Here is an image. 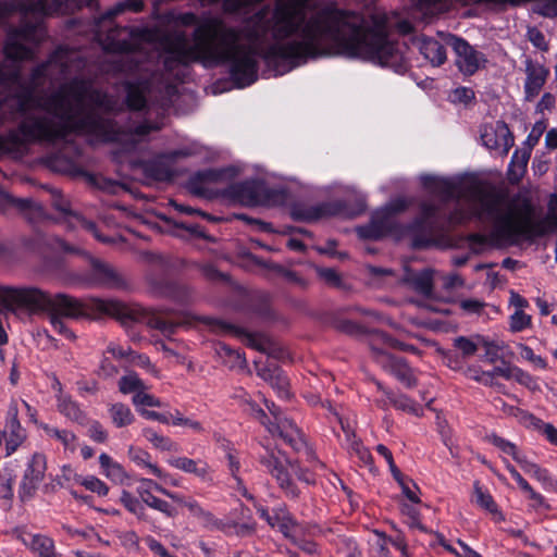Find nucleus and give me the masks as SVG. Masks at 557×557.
Here are the masks:
<instances>
[{
    "instance_id": "nucleus-1",
    "label": "nucleus",
    "mask_w": 557,
    "mask_h": 557,
    "mask_svg": "<svg viewBox=\"0 0 557 557\" xmlns=\"http://www.w3.org/2000/svg\"><path fill=\"white\" fill-rule=\"evenodd\" d=\"M119 4L106 14L95 18V35L103 49L121 53L117 60L121 71L137 73L139 78L125 83L126 104L131 110L146 108L147 94L151 82L148 59L157 55L163 69L174 71L180 65L202 62L207 66L226 65L231 79L239 87L257 81L258 57L268 45L264 58L274 72L278 66V0H224L225 12L252 16L240 27L226 25L221 18L209 16L199 20L194 13L181 14L182 25L195 26L193 44L184 33L166 39V51L149 55L154 47V33L148 28L137 29L114 25L113 17L125 10Z\"/></svg>"
},
{
    "instance_id": "nucleus-2",
    "label": "nucleus",
    "mask_w": 557,
    "mask_h": 557,
    "mask_svg": "<svg viewBox=\"0 0 557 557\" xmlns=\"http://www.w3.org/2000/svg\"><path fill=\"white\" fill-rule=\"evenodd\" d=\"M21 27H10L0 52V154L21 156L32 143H54L74 131L92 133V87L74 79L37 99L46 79L57 83L83 66L78 53L58 48L33 70L29 82L20 62L34 57V46L46 36L44 16L71 8L92 9V0H26L21 2Z\"/></svg>"
},
{
    "instance_id": "nucleus-3",
    "label": "nucleus",
    "mask_w": 557,
    "mask_h": 557,
    "mask_svg": "<svg viewBox=\"0 0 557 557\" xmlns=\"http://www.w3.org/2000/svg\"><path fill=\"white\" fill-rule=\"evenodd\" d=\"M308 0H281V75L308 59L359 58L404 72L398 42L387 36L385 13L371 15V25L351 11L325 4L307 14Z\"/></svg>"
},
{
    "instance_id": "nucleus-4",
    "label": "nucleus",
    "mask_w": 557,
    "mask_h": 557,
    "mask_svg": "<svg viewBox=\"0 0 557 557\" xmlns=\"http://www.w3.org/2000/svg\"><path fill=\"white\" fill-rule=\"evenodd\" d=\"M0 311L16 313L21 308L30 311H48L50 323L54 331L72 337L62 317L81 318L87 314V310L116 319L122 325L144 323L147 326L160 331L164 336L173 335L182 325L180 321L164 318L161 312L149 310L140 305H126L115 299L90 298L83 304L76 298L65 294H57L53 297L35 287L15 288L0 285Z\"/></svg>"
},
{
    "instance_id": "nucleus-5",
    "label": "nucleus",
    "mask_w": 557,
    "mask_h": 557,
    "mask_svg": "<svg viewBox=\"0 0 557 557\" xmlns=\"http://www.w3.org/2000/svg\"><path fill=\"white\" fill-rule=\"evenodd\" d=\"M471 194L479 201L475 214L493 221L488 237L496 246L518 245L557 230V195H550L546 218L537 222L531 202L505 188L475 186Z\"/></svg>"
},
{
    "instance_id": "nucleus-6",
    "label": "nucleus",
    "mask_w": 557,
    "mask_h": 557,
    "mask_svg": "<svg viewBox=\"0 0 557 557\" xmlns=\"http://www.w3.org/2000/svg\"><path fill=\"white\" fill-rule=\"evenodd\" d=\"M423 185L437 195L441 205L425 202L421 206L420 216L412 223L413 246L425 248L432 245L437 237L443 236L451 227L466 224L475 219L491 225L493 221L475 214L479 201L472 196L471 190L475 186L482 188L496 187L492 184L471 183L463 189L446 178L424 176Z\"/></svg>"
},
{
    "instance_id": "nucleus-7",
    "label": "nucleus",
    "mask_w": 557,
    "mask_h": 557,
    "mask_svg": "<svg viewBox=\"0 0 557 557\" xmlns=\"http://www.w3.org/2000/svg\"><path fill=\"white\" fill-rule=\"evenodd\" d=\"M364 210L366 199L359 197L354 209H349L343 200L325 201L313 206L296 203L290 208V216L295 221L315 222L332 216L354 218Z\"/></svg>"
},
{
    "instance_id": "nucleus-8",
    "label": "nucleus",
    "mask_w": 557,
    "mask_h": 557,
    "mask_svg": "<svg viewBox=\"0 0 557 557\" xmlns=\"http://www.w3.org/2000/svg\"><path fill=\"white\" fill-rule=\"evenodd\" d=\"M223 196L233 202L246 207L264 205L270 199V191L262 180H246L230 184Z\"/></svg>"
},
{
    "instance_id": "nucleus-9",
    "label": "nucleus",
    "mask_w": 557,
    "mask_h": 557,
    "mask_svg": "<svg viewBox=\"0 0 557 557\" xmlns=\"http://www.w3.org/2000/svg\"><path fill=\"white\" fill-rule=\"evenodd\" d=\"M445 44L454 50L456 54L455 63L463 75H473L487 62L485 55L475 50L474 47L463 38L455 35H446Z\"/></svg>"
},
{
    "instance_id": "nucleus-10",
    "label": "nucleus",
    "mask_w": 557,
    "mask_h": 557,
    "mask_svg": "<svg viewBox=\"0 0 557 557\" xmlns=\"http://www.w3.org/2000/svg\"><path fill=\"white\" fill-rule=\"evenodd\" d=\"M88 281L97 286L126 290L131 287L129 277L114 265L99 259H90Z\"/></svg>"
},
{
    "instance_id": "nucleus-11",
    "label": "nucleus",
    "mask_w": 557,
    "mask_h": 557,
    "mask_svg": "<svg viewBox=\"0 0 557 557\" xmlns=\"http://www.w3.org/2000/svg\"><path fill=\"white\" fill-rule=\"evenodd\" d=\"M81 150L74 144H65L61 149L46 157V165L53 172L73 177L85 176L87 173L79 162Z\"/></svg>"
},
{
    "instance_id": "nucleus-12",
    "label": "nucleus",
    "mask_w": 557,
    "mask_h": 557,
    "mask_svg": "<svg viewBox=\"0 0 557 557\" xmlns=\"http://www.w3.org/2000/svg\"><path fill=\"white\" fill-rule=\"evenodd\" d=\"M403 206H388L377 210L367 225L359 226L357 233L364 239H379L393 231L395 223L393 215L403 210Z\"/></svg>"
},
{
    "instance_id": "nucleus-13",
    "label": "nucleus",
    "mask_w": 557,
    "mask_h": 557,
    "mask_svg": "<svg viewBox=\"0 0 557 557\" xmlns=\"http://www.w3.org/2000/svg\"><path fill=\"white\" fill-rule=\"evenodd\" d=\"M481 139L487 149L498 150L502 156H507L515 143L513 135L504 121L484 124L481 128Z\"/></svg>"
},
{
    "instance_id": "nucleus-14",
    "label": "nucleus",
    "mask_w": 557,
    "mask_h": 557,
    "mask_svg": "<svg viewBox=\"0 0 557 557\" xmlns=\"http://www.w3.org/2000/svg\"><path fill=\"white\" fill-rule=\"evenodd\" d=\"M46 471V457L41 454H34L25 470L20 486L22 502L33 497L39 483L44 480Z\"/></svg>"
},
{
    "instance_id": "nucleus-15",
    "label": "nucleus",
    "mask_w": 557,
    "mask_h": 557,
    "mask_svg": "<svg viewBox=\"0 0 557 557\" xmlns=\"http://www.w3.org/2000/svg\"><path fill=\"white\" fill-rule=\"evenodd\" d=\"M295 475L300 481L306 483H311V474L301 469L298 466V459H293L288 456H285L281 451V488L285 490V493L290 498H296L299 495L298 488L290 482V476Z\"/></svg>"
},
{
    "instance_id": "nucleus-16",
    "label": "nucleus",
    "mask_w": 557,
    "mask_h": 557,
    "mask_svg": "<svg viewBox=\"0 0 557 557\" xmlns=\"http://www.w3.org/2000/svg\"><path fill=\"white\" fill-rule=\"evenodd\" d=\"M376 361L389 373L395 375L407 387H413L417 380L412 374L411 368L403 358L395 357L382 349L373 348Z\"/></svg>"
},
{
    "instance_id": "nucleus-17",
    "label": "nucleus",
    "mask_w": 557,
    "mask_h": 557,
    "mask_svg": "<svg viewBox=\"0 0 557 557\" xmlns=\"http://www.w3.org/2000/svg\"><path fill=\"white\" fill-rule=\"evenodd\" d=\"M236 174L237 172L234 168L199 171L189 178L187 188L193 195L199 197H208L209 190L206 187L207 183L221 182L224 177H233Z\"/></svg>"
},
{
    "instance_id": "nucleus-18",
    "label": "nucleus",
    "mask_w": 557,
    "mask_h": 557,
    "mask_svg": "<svg viewBox=\"0 0 557 557\" xmlns=\"http://www.w3.org/2000/svg\"><path fill=\"white\" fill-rule=\"evenodd\" d=\"M207 325H210L214 331L220 332L222 334H230L239 338L242 342L246 343L248 346L263 349L258 343L255 335L248 332L246 329L240 327L238 325L232 324L225 320L211 318V317H202L199 319Z\"/></svg>"
},
{
    "instance_id": "nucleus-19",
    "label": "nucleus",
    "mask_w": 557,
    "mask_h": 557,
    "mask_svg": "<svg viewBox=\"0 0 557 557\" xmlns=\"http://www.w3.org/2000/svg\"><path fill=\"white\" fill-rule=\"evenodd\" d=\"M525 73L527 79L524 84V92L525 99L532 100L535 98L542 87L544 86L546 78L548 76V70L540 64L539 62H533L531 59L525 60Z\"/></svg>"
},
{
    "instance_id": "nucleus-20",
    "label": "nucleus",
    "mask_w": 557,
    "mask_h": 557,
    "mask_svg": "<svg viewBox=\"0 0 557 557\" xmlns=\"http://www.w3.org/2000/svg\"><path fill=\"white\" fill-rule=\"evenodd\" d=\"M281 440L295 453H305L307 456L312 454L307 446L305 434L293 419L281 417Z\"/></svg>"
},
{
    "instance_id": "nucleus-21",
    "label": "nucleus",
    "mask_w": 557,
    "mask_h": 557,
    "mask_svg": "<svg viewBox=\"0 0 557 557\" xmlns=\"http://www.w3.org/2000/svg\"><path fill=\"white\" fill-rule=\"evenodd\" d=\"M1 198L5 206L15 208L29 222H36L45 216L44 208L30 198H15L9 194H2Z\"/></svg>"
},
{
    "instance_id": "nucleus-22",
    "label": "nucleus",
    "mask_w": 557,
    "mask_h": 557,
    "mask_svg": "<svg viewBox=\"0 0 557 557\" xmlns=\"http://www.w3.org/2000/svg\"><path fill=\"white\" fill-rule=\"evenodd\" d=\"M157 293L160 296L170 298L180 305H189L195 300L194 290L189 286L176 282L165 281L161 283Z\"/></svg>"
},
{
    "instance_id": "nucleus-23",
    "label": "nucleus",
    "mask_w": 557,
    "mask_h": 557,
    "mask_svg": "<svg viewBox=\"0 0 557 557\" xmlns=\"http://www.w3.org/2000/svg\"><path fill=\"white\" fill-rule=\"evenodd\" d=\"M404 282L423 297H433V272L431 270L426 269L421 272L407 271Z\"/></svg>"
},
{
    "instance_id": "nucleus-24",
    "label": "nucleus",
    "mask_w": 557,
    "mask_h": 557,
    "mask_svg": "<svg viewBox=\"0 0 557 557\" xmlns=\"http://www.w3.org/2000/svg\"><path fill=\"white\" fill-rule=\"evenodd\" d=\"M445 46H447L445 42L442 44L434 38L423 37L419 41L421 54L434 66H440L446 61Z\"/></svg>"
},
{
    "instance_id": "nucleus-25",
    "label": "nucleus",
    "mask_w": 557,
    "mask_h": 557,
    "mask_svg": "<svg viewBox=\"0 0 557 557\" xmlns=\"http://www.w3.org/2000/svg\"><path fill=\"white\" fill-rule=\"evenodd\" d=\"M531 151L530 148L522 147L513 152L508 168V178L510 182L518 183L522 178L527 172Z\"/></svg>"
},
{
    "instance_id": "nucleus-26",
    "label": "nucleus",
    "mask_w": 557,
    "mask_h": 557,
    "mask_svg": "<svg viewBox=\"0 0 557 557\" xmlns=\"http://www.w3.org/2000/svg\"><path fill=\"white\" fill-rule=\"evenodd\" d=\"M144 174L156 182H169L174 177V171L164 159H157L144 163Z\"/></svg>"
},
{
    "instance_id": "nucleus-27",
    "label": "nucleus",
    "mask_w": 557,
    "mask_h": 557,
    "mask_svg": "<svg viewBox=\"0 0 557 557\" xmlns=\"http://www.w3.org/2000/svg\"><path fill=\"white\" fill-rule=\"evenodd\" d=\"M169 463L187 473H193L199 478H206L209 473V467L202 461H196L187 457H173L169 459Z\"/></svg>"
},
{
    "instance_id": "nucleus-28",
    "label": "nucleus",
    "mask_w": 557,
    "mask_h": 557,
    "mask_svg": "<svg viewBox=\"0 0 557 557\" xmlns=\"http://www.w3.org/2000/svg\"><path fill=\"white\" fill-rule=\"evenodd\" d=\"M256 368L258 375L269 382L273 389H278V373L276 358L268 356L265 361H256Z\"/></svg>"
},
{
    "instance_id": "nucleus-29",
    "label": "nucleus",
    "mask_w": 557,
    "mask_h": 557,
    "mask_svg": "<svg viewBox=\"0 0 557 557\" xmlns=\"http://www.w3.org/2000/svg\"><path fill=\"white\" fill-rule=\"evenodd\" d=\"M29 549L38 557H61L55 552L54 542L51 537L44 534H34L30 536Z\"/></svg>"
},
{
    "instance_id": "nucleus-30",
    "label": "nucleus",
    "mask_w": 557,
    "mask_h": 557,
    "mask_svg": "<svg viewBox=\"0 0 557 557\" xmlns=\"http://www.w3.org/2000/svg\"><path fill=\"white\" fill-rule=\"evenodd\" d=\"M58 400V409L59 411L69 418L70 420L77 422V423H84L85 421V414L81 410L77 403H75L71 396L69 395H57Z\"/></svg>"
},
{
    "instance_id": "nucleus-31",
    "label": "nucleus",
    "mask_w": 557,
    "mask_h": 557,
    "mask_svg": "<svg viewBox=\"0 0 557 557\" xmlns=\"http://www.w3.org/2000/svg\"><path fill=\"white\" fill-rule=\"evenodd\" d=\"M376 386L384 393L389 404L396 409L418 414L419 405L411 400L409 397L403 394H395L392 391L385 389L380 382H376Z\"/></svg>"
},
{
    "instance_id": "nucleus-32",
    "label": "nucleus",
    "mask_w": 557,
    "mask_h": 557,
    "mask_svg": "<svg viewBox=\"0 0 557 557\" xmlns=\"http://www.w3.org/2000/svg\"><path fill=\"white\" fill-rule=\"evenodd\" d=\"M265 406L273 417V420L268 417L267 412L262 408H256L255 406H252V414L262 425L265 426L269 433L274 435L278 430V425L276 424L278 417L277 408L273 401L269 403L268 400H265Z\"/></svg>"
},
{
    "instance_id": "nucleus-33",
    "label": "nucleus",
    "mask_w": 557,
    "mask_h": 557,
    "mask_svg": "<svg viewBox=\"0 0 557 557\" xmlns=\"http://www.w3.org/2000/svg\"><path fill=\"white\" fill-rule=\"evenodd\" d=\"M137 491H138L141 502H144L150 508L159 510L171 518H173L177 515V511L174 507H172L168 502L156 497L148 490L143 488L140 486V487H138Z\"/></svg>"
},
{
    "instance_id": "nucleus-34",
    "label": "nucleus",
    "mask_w": 557,
    "mask_h": 557,
    "mask_svg": "<svg viewBox=\"0 0 557 557\" xmlns=\"http://www.w3.org/2000/svg\"><path fill=\"white\" fill-rule=\"evenodd\" d=\"M160 126L157 123L144 122L141 124L136 125L131 129L128 136V141L126 144V150L132 151L135 150L137 145L144 140V138L150 134L151 132L159 131Z\"/></svg>"
},
{
    "instance_id": "nucleus-35",
    "label": "nucleus",
    "mask_w": 557,
    "mask_h": 557,
    "mask_svg": "<svg viewBox=\"0 0 557 557\" xmlns=\"http://www.w3.org/2000/svg\"><path fill=\"white\" fill-rule=\"evenodd\" d=\"M109 414L112 420V423L116 428L127 426L132 424L135 420V417L132 413L131 408L122 403L111 405V407L109 408Z\"/></svg>"
},
{
    "instance_id": "nucleus-36",
    "label": "nucleus",
    "mask_w": 557,
    "mask_h": 557,
    "mask_svg": "<svg viewBox=\"0 0 557 557\" xmlns=\"http://www.w3.org/2000/svg\"><path fill=\"white\" fill-rule=\"evenodd\" d=\"M143 435L157 449L164 450V451H178V449H180L177 443H175L168 436L158 434L151 428L144 429Z\"/></svg>"
},
{
    "instance_id": "nucleus-37",
    "label": "nucleus",
    "mask_w": 557,
    "mask_h": 557,
    "mask_svg": "<svg viewBox=\"0 0 557 557\" xmlns=\"http://www.w3.org/2000/svg\"><path fill=\"white\" fill-rule=\"evenodd\" d=\"M281 533L289 539L295 545H299L302 536V528L290 517L289 513H283L281 510Z\"/></svg>"
},
{
    "instance_id": "nucleus-38",
    "label": "nucleus",
    "mask_w": 557,
    "mask_h": 557,
    "mask_svg": "<svg viewBox=\"0 0 557 557\" xmlns=\"http://www.w3.org/2000/svg\"><path fill=\"white\" fill-rule=\"evenodd\" d=\"M251 311L262 320L273 319V310L270 304V297L265 293L256 294L250 302Z\"/></svg>"
},
{
    "instance_id": "nucleus-39",
    "label": "nucleus",
    "mask_w": 557,
    "mask_h": 557,
    "mask_svg": "<svg viewBox=\"0 0 557 557\" xmlns=\"http://www.w3.org/2000/svg\"><path fill=\"white\" fill-rule=\"evenodd\" d=\"M99 462L104 474L110 480L122 483L126 478L123 467L117 462L113 461L109 455L101 454L99 456Z\"/></svg>"
},
{
    "instance_id": "nucleus-40",
    "label": "nucleus",
    "mask_w": 557,
    "mask_h": 557,
    "mask_svg": "<svg viewBox=\"0 0 557 557\" xmlns=\"http://www.w3.org/2000/svg\"><path fill=\"white\" fill-rule=\"evenodd\" d=\"M42 429L49 437L62 443L65 449H70L71 451L76 449V435L73 432L67 430H60L48 424H42Z\"/></svg>"
},
{
    "instance_id": "nucleus-41",
    "label": "nucleus",
    "mask_w": 557,
    "mask_h": 557,
    "mask_svg": "<svg viewBox=\"0 0 557 557\" xmlns=\"http://www.w3.org/2000/svg\"><path fill=\"white\" fill-rule=\"evenodd\" d=\"M9 416L10 419L7 428L11 432V438L7 442L8 454L14 451L23 438V435L21 434V424L17 420V410L15 408L10 409Z\"/></svg>"
},
{
    "instance_id": "nucleus-42",
    "label": "nucleus",
    "mask_w": 557,
    "mask_h": 557,
    "mask_svg": "<svg viewBox=\"0 0 557 557\" xmlns=\"http://www.w3.org/2000/svg\"><path fill=\"white\" fill-rule=\"evenodd\" d=\"M473 500L478 506L491 513H496L498 511L497 505L494 502L492 495L484 491L479 482H474L473 485Z\"/></svg>"
},
{
    "instance_id": "nucleus-43",
    "label": "nucleus",
    "mask_w": 557,
    "mask_h": 557,
    "mask_svg": "<svg viewBox=\"0 0 557 557\" xmlns=\"http://www.w3.org/2000/svg\"><path fill=\"white\" fill-rule=\"evenodd\" d=\"M119 389L123 394L134 393L135 395L139 393V391L147 389V386L135 372H132L120 379Z\"/></svg>"
},
{
    "instance_id": "nucleus-44",
    "label": "nucleus",
    "mask_w": 557,
    "mask_h": 557,
    "mask_svg": "<svg viewBox=\"0 0 557 557\" xmlns=\"http://www.w3.org/2000/svg\"><path fill=\"white\" fill-rule=\"evenodd\" d=\"M129 457L136 463L148 468L149 471L152 474H154L156 476H158V478H162L163 476L162 470L157 465H153V463H151L149 461L150 460V455L147 451L141 450V449L131 448L129 449Z\"/></svg>"
},
{
    "instance_id": "nucleus-45",
    "label": "nucleus",
    "mask_w": 557,
    "mask_h": 557,
    "mask_svg": "<svg viewBox=\"0 0 557 557\" xmlns=\"http://www.w3.org/2000/svg\"><path fill=\"white\" fill-rule=\"evenodd\" d=\"M120 500L129 512L136 515L138 518L144 517V506L141 505L140 500L133 496L129 492L123 491Z\"/></svg>"
},
{
    "instance_id": "nucleus-46",
    "label": "nucleus",
    "mask_w": 557,
    "mask_h": 557,
    "mask_svg": "<svg viewBox=\"0 0 557 557\" xmlns=\"http://www.w3.org/2000/svg\"><path fill=\"white\" fill-rule=\"evenodd\" d=\"M170 416L172 419V424L175 426H186L197 433H201L205 431L201 422L184 417L177 409L174 410V412L171 413Z\"/></svg>"
},
{
    "instance_id": "nucleus-47",
    "label": "nucleus",
    "mask_w": 557,
    "mask_h": 557,
    "mask_svg": "<svg viewBox=\"0 0 557 557\" xmlns=\"http://www.w3.org/2000/svg\"><path fill=\"white\" fill-rule=\"evenodd\" d=\"M133 404L138 409L140 407H162V403L159 398L154 397L151 394L146 393V389L139 391V393L133 396Z\"/></svg>"
},
{
    "instance_id": "nucleus-48",
    "label": "nucleus",
    "mask_w": 557,
    "mask_h": 557,
    "mask_svg": "<svg viewBox=\"0 0 557 557\" xmlns=\"http://www.w3.org/2000/svg\"><path fill=\"white\" fill-rule=\"evenodd\" d=\"M75 219L78 221L81 226L84 230H86L87 232L91 233L97 240H99L103 244H113L114 243L113 238L102 235L99 232L96 223H94L92 221H88L79 215H75Z\"/></svg>"
},
{
    "instance_id": "nucleus-49",
    "label": "nucleus",
    "mask_w": 557,
    "mask_h": 557,
    "mask_svg": "<svg viewBox=\"0 0 557 557\" xmlns=\"http://www.w3.org/2000/svg\"><path fill=\"white\" fill-rule=\"evenodd\" d=\"M454 346L459 349L462 357L468 358L478 351V345L470 338L459 336L454 339Z\"/></svg>"
},
{
    "instance_id": "nucleus-50",
    "label": "nucleus",
    "mask_w": 557,
    "mask_h": 557,
    "mask_svg": "<svg viewBox=\"0 0 557 557\" xmlns=\"http://www.w3.org/2000/svg\"><path fill=\"white\" fill-rule=\"evenodd\" d=\"M510 380H515L530 389H535L537 387L535 380L528 372L516 366H512Z\"/></svg>"
},
{
    "instance_id": "nucleus-51",
    "label": "nucleus",
    "mask_w": 557,
    "mask_h": 557,
    "mask_svg": "<svg viewBox=\"0 0 557 557\" xmlns=\"http://www.w3.org/2000/svg\"><path fill=\"white\" fill-rule=\"evenodd\" d=\"M379 337L384 344H386L387 346H389L392 348L411 352V354L420 352V350L417 347H414L413 345L403 343L398 339L391 337L389 335H387L385 333H380Z\"/></svg>"
},
{
    "instance_id": "nucleus-52",
    "label": "nucleus",
    "mask_w": 557,
    "mask_h": 557,
    "mask_svg": "<svg viewBox=\"0 0 557 557\" xmlns=\"http://www.w3.org/2000/svg\"><path fill=\"white\" fill-rule=\"evenodd\" d=\"M199 272L203 275L205 278L211 282L226 281L227 275L219 271L211 263H203L198 265Z\"/></svg>"
},
{
    "instance_id": "nucleus-53",
    "label": "nucleus",
    "mask_w": 557,
    "mask_h": 557,
    "mask_svg": "<svg viewBox=\"0 0 557 557\" xmlns=\"http://www.w3.org/2000/svg\"><path fill=\"white\" fill-rule=\"evenodd\" d=\"M51 194L52 207L65 216L75 218L76 214L72 212L69 200L65 199L59 190H52Z\"/></svg>"
},
{
    "instance_id": "nucleus-54",
    "label": "nucleus",
    "mask_w": 557,
    "mask_h": 557,
    "mask_svg": "<svg viewBox=\"0 0 557 557\" xmlns=\"http://www.w3.org/2000/svg\"><path fill=\"white\" fill-rule=\"evenodd\" d=\"M531 322L530 315L523 312V310H516L510 317V327L515 332L522 331Z\"/></svg>"
},
{
    "instance_id": "nucleus-55",
    "label": "nucleus",
    "mask_w": 557,
    "mask_h": 557,
    "mask_svg": "<svg viewBox=\"0 0 557 557\" xmlns=\"http://www.w3.org/2000/svg\"><path fill=\"white\" fill-rule=\"evenodd\" d=\"M487 440L494 446L499 448L503 453H505L507 455H510V456L515 455V453L518 449L517 446L513 443H511V442H509V441H507V440H505V438H503V437H500V436H498L496 434H491L487 437Z\"/></svg>"
},
{
    "instance_id": "nucleus-56",
    "label": "nucleus",
    "mask_w": 557,
    "mask_h": 557,
    "mask_svg": "<svg viewBox=\"0 0 557 557\" xmlns=\"http://www.w3.org/2000/svg\"><path fill=\"white\" fill-rule=\"evenodd\" d=\"M474 99V91L469 87H458L450 94V100L458 103H469Z\"/></svg>"
},
{
    "instance_id": "nucleus-57",
    "label": "nucleus",
    "mask_w": 557,
    "mask_h": 557,
    "mask_svg": "<svg viewBox=\"0 0 557 557\" xmlns=\"http://www.w3.org/2000/svg\"><path fill=\"white\" fill-rule=\"evenodd\" d=\"M349 450L354 453L364 465L372 463L371 453L358 438H352L351 448H349Z\"/></svg>"
},
{
    "instance_id": "nucleus-58",
    "label": "nucleus",
    "mask_w": 557,
    "mask_h": 557,
    "mask_svg": "<svg viewBox=\"0 0 557 557\" xmlns=\"http://www.w3.org/2000/svg\"><path fill=\"white\" fill-rule=\"evenodd\" d=\"M376 451L386 460L394 479H399L400 470L396 467L392 451L383 444L375 447Z\"/></svg>"
},
{
    "instance_id": "nucleus-59",
    "label": "nucleus",
    "mask_w": 557,
    "mask_h": 557,
    "mask_svg": "<svg viewBox=\"0 0 557 557\" xmlns=\"http://www.w3.org/2000/svg\"><path fill=\"white\" fill-rule=\"evenodd\" d=\"M524 472L534 479H536L539 482L543 483L544 485L550 484V478L547 472V470L541 468L539 465L532 462L531 466L528 467V469L524 470Z\"/></svg>"
},
{
    "instance_id": "nucleus-60",
    "label": "nucleus",
    "mask_w": 557,
    "mask_h": 557,
    "mask_svg": "<svg viewBox=\"0 0 557 557\" xmlns=\"http://www.w3.org/2000/svg\"><path fill=\"white\" fill-rule=\"evenodd\" d=\"M82 485H84L87 490L95 492L101 496L107 495L109 492L108 486L102 481H100L99 479H97L95 476L85 479L82 482Z\"/></svg>"
},
{
    "instance_id": "nucleus-61",
    "label": "nucleus",
    "mask_w": 557,
    "mask_h": 557,
    "mask_svg": "<svg viewBox=\"0 0 557 557\" xmlns=\"http://www.w3.org/2000/svg\"><path fill=\"white\" fill-rule=\"evenodd\" d=\"M201 523L202 525L206 528V529H209V530H221V531H226V528L228 527V524L224 523L223 521L216 519L213 513H211L210 511H206L205 515L201 517Z\"/></svg>"
},
{
    "instance_id": "nucleus-62",
    "label": "nucleus",
    "mask_w": 557,
    "mask_h": 557,
    "mask_svg": "<svg viewBox=\"0 0 557 557\" xmlns=\"http://www.w3.org/2000/svg\"><path fill=\"white\" fill-rule=\"evenodd\" d=\"M545 127L546 126L543 122L535 123L530 134L528 135L523 147L530 148V150H532L533 147L539 143L543 132L545 131Z\"/></svg>"
},
{
    "instance_id": "nucleus-63",
    "label": "nucleus",
    "mask_w": 557,
    "mask_h": 557,
    "mask_svg": "<svg viewBox=\"0 0 557 557\" xmlns=\"http://www.w3.org/2000/svg\"><path fill=\"white\" fill-rule=\"evenodd\" d=\"M519 349H520V356L528 360V361H531L532 363H534L535 366L542 368V369H545L546 368V361L541 357V356H536L532 348H530L529 346L527 345H520L519 346Z\"/></svg>"
},
{
    "instance_id": "nucleus-64",
    "label": "nucleus",
    "mask_w": 557,
    "mask_h": 557,
    "mask_svg": "<svg viewBox=\"0 0 557 557\" xmlns=\"http://www.w3.org/2000/svg\"><path fill=\"white\" fill-rule=\"evenodd\" d=\"M89 437L98 443H104L108 438V433L103 426L98 422L94 421L88 429Z\"/></svg>"
}]
</instances>
